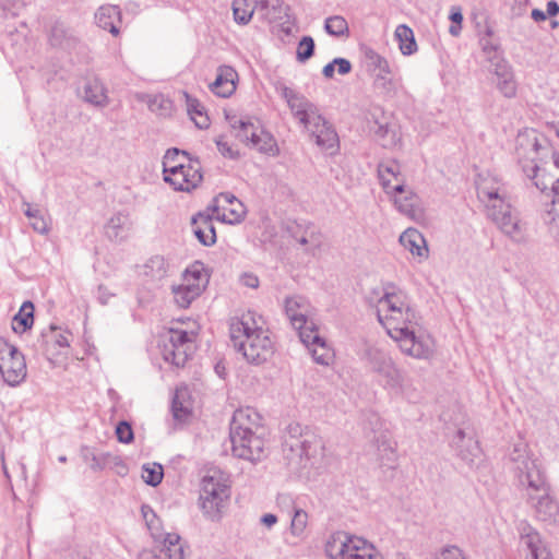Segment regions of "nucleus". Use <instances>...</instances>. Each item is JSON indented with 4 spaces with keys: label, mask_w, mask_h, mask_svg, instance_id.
<instances>
[{
    "label": "nucleus",
    "mask_w": 559,
    "mask_h": 559,
    "mask_svg": "<svg viewBox=\"0 0 559 559\" xmlns=\"http://www.w3.org/2000/svg\"><path fill=\"white\" fill-rule=\"evenodd\" d=\"M394 203L399 212L412 218L415 222H421L425 218V211L420 199L412 191L404 189L403 193H395Z\"/></svg>",
    "instance_id": "23"
},
{
    "label": "nucleus",
    "mask_w": 559,
    "mask_h": 559,
    "mask_svg": "<svg viewBox=\"0 0 559 559\" xmlns=\"http://www.w3.org/2000/svg\"><path fill=\"white\" fill-rule=\"evenodd\" d=\"M157 542L162 543L159 549L168 559H183V547L180 544V537L177 534H164Z\"/></svg>",
    "instance_id": "37"
},
{
    "label": "nucleus",
    "mask_w": 559,
    "mask_h": 559,
    "mask_svg": "<svg viewBox=\"0 0 559 559\" xmlns=\"http://www.w3.org/2000/svg\"><path fill=\"white\" fill-rule=\"evenodd\" d=\"M284 308L293 328L298 331L299 337H301V332L309 333L318 329L312 319V307L307 298L298 295L287 297Z\"/></svg>",
    "instance_id": "15"
},
{
    "label": "nucleus",
    "mask_w": 559,
    "mask_h": 559,
    "mask_svg": "<svg viewBox=\"0 0 559 559\" xmlns=\"http://www.w3.org/2000/svg\"><path fill=\"white\" fill-rule=\"evenodd\" d=\"M215 216L210 213H199L192 217V230L198 240L206 247L216 242V233L212 219Z\"/></svg>",
    "instance_id": "24"
},
{
    "label": "nucleus",
    "mask_w": 559,
    "mask_h": 559,
    "mask_svg": "<svg viewBox=\"0 0 559 559\" xmlns=\"http://www.w3.org/2000/svg\"><path fill=\"white\" fill-rule=\"evenodd\" d=\"M366 358L372 371L383 379L385 388L396 391L402 389L403 373L389 353L377 347H369L366 350Z\"/></svg>",
    "instance_id": "10"
},
{
    "label": "nucleus",
    "mask_w": 559,
    "mask_h": 559,
    "mask_svg": "<svg viewBox=\"0 0 559 559\" xmlns=\"http://www.w3.org/2000/svg\"><path fill=\"white\" fill-rule=\"evenodd\" d=\"M95 21L100 28L109 31L112 35H118L121 12L117 5H102L95 13Z\"/></svg>",
    "instance_id": "30"
},
{
    "label": "nucleus",
    "mask_w": 559,
    "mask_h": 559,
    "mask_svg": "<svg viewBox=\"0 0 559 559\" xmlns=\"http://www.w3.org/2000/svg\"><path fill=\"white\" fill-rule=\"evenodd\" d=\"M275 90L286 100L293 117L304 126L305 129H309V124L313 119H320V111L317 105L302 94L281 82L276 83Z\"/></svg>",
    "instance_id": "11"
},
{
    "label": "nucleus",
    "mask_w": 559,
    "mask_h": 559,
    "mask_svg": "<svg viewBox=\"0 0 559 559\" xmlns=\"http://www.w3.org/2000/svg\"><path fill=\"white\" fill-rule=\"evenodd\" d=\"M117 439L122 443H130L133 440V431L129 423L120 421L116 427Z\"/></svg>",
    "instance_id": "56"
},
{
    "label": "nucleus",
    "mask_w": 559,
    "mask_h": 559,
    "mask_svg": "<svg viewBox=\"0 0 559 559\" xmlns=\"http://www.w3.org/2000/svg\"><path fill=\"white\" fill-rule=\"evenodd\" d=\"M488 217L496 224L501 233L512 241L522 243L526 241L525 224L519 213L512 207L509 198L487 210Z\"/></svg>",
    "instance_id": "8"
},
{
    "label": "nucleus",
    "mask_w": 559,
    "mask_h": 559,
    "mask_svg": "<svg viewBox=\"0 0 559 559\" xmlns=\"http://www.w3.org/2000/svg\"><path fill=\"white\" fill-rule=\"evenodd\" d=\"M276 504L280 511L287 516H290L298 509L293 496L289 493H280L276 498Z\"/></svg>",
    "instance_id": "54"
},
{
    "label": "nucleus",
    "mask_w": 559,
    "mask_h": 559,
    "mask_svg": "<svg viewBox=\"0 0 559 559\" xmlns=\"http://www.w3.org/2000/svg\"><path fill=\"white\" fill-rule=\"evenodd\" d=\"M377 443H378V450L380 452H382L384 455H386L389 460H391L392 456H394L393 442L390 440V438H388L386 435H381L377 439Z\"/></svg>",
    "instance_id": "58"
},
{
    "label": "nucleus",
    "mask_w": 559,
    "mask_h": 559,
    "mask_svg": "<svg viewBox=\"0 0 559 559\" xmlns=\"http://www.w3.org/2000/svg\"><path fill=\"white\" fill-rule=\"evenodd\" d=\"M366 299L376 308L379 323L397 343L404 355L419 360H429L433 357L435 340L423 329L421 318L411 306L404 292L388 285L382 292H372Z\"/></svg>",
    "instance_id": "1"
},
{
    "label": "nucleus",
    "mask_w": 559,
    "mask_h": 559,
    "mask_svg": "<svg viewBox=\"0 0 559 559\" xmlns=\"http://www.w3.org/2000/svg\"><path fill=\"white\" fill-rule=\"evenodd\" d=\"M129 225V216L124 213L115 214L106 224V234L110 239L121 240L124 238V230Z\"/></svg>",
    "instance_id": "43"
},
{
    "label": "nucleus",
    "mask_w": 559,
    "mask_h": 559,
    "mask_svg": "<svg viewBox=\"0 0 559 559\" xmlns=\"http://www.w3.org/2000/svg\"><path fill=\"white\" fill-rule=\"evenodd\" d=\"M478 199L485 203L487 210L508 199L504 187L493 178L480 177L477 182Z\"/></svg>",
    "instance_id": "21"
},
{
    "label": "nucleus",
    "mask_w": 559,
    "mask_h": 559,
    "mask_svg": "<svg viewBox=\"0 0 559 559\" xmlns=\"http://www.w3.org/2000/svg\"><path fill=\"white\" fill-rule=\"evenodd\" d=\"M233 346L241 352L248 362L262 364L273 354L267 332L258 325L253 312L233 318L229 325Z\"/></svg>",
    "instance_id": "2"
},
{
    "label": "nucleus",
    "mask_w": 559,
    "mask_h": 559,
    "mask_svg": "<svg viewBox=\"0 0 559 559\" xmlns=\"http://www.w3.org/2000/svg\"><path fill=\"white\" fill-rule=\"evenodd\" d=\"M170 167L171 176L164 177V180L174 187L177 191L190 192L194 190L202 181L201 164L198 159L189 160L179 170Z\"/></svg>",
    "instance_id": "18"
},
{
    "label": "nucleus",
    "mask_w": 559,
    "mask_h": 559,
    "mask_svg": "<svg viewBox=\"0 0 559 559\" xmlns=\"http://www.w3.org/2000/svg\"><path fill=\"white\" fill-rule=\"evenodd\" d=\"M34 323V305L31 301H24L19 312L13 318V330L15 332H25Z\"/></svg>",
    "instance_id": "41"
},
{
    "label": "nucleus",
    "mask_w": 559,
    "mask_h": 559,
    "mask_svg": "<svg viewBox=\"0 0 559 559\" xmlns=\"http://www.w3.org/2000/svg\"><path fill=\"white\" fill-rule=\"evenodd\" d=\"M365 59L368 70L374 72V87L385 95L395 96L400 86V80L391 76L392 69L389 61L370 48L366 49Z\"/></svg>",
    "instance_id": "12"
},
{
    "label": "nucleus",
    "mask_w": 559,
    "mask_h": 559,
    "mask_svg": "<svg viewBox=\"0 0 559 559\" xmlns=\"http://www.w3.org/2000/svg\"><path fill=\"white\" fill-rule=\"evenodd\" d=\"M163 467L157 463H147L142 467V478L143 480L153 487L160 484L163 479Z\"/></svg>",
    "instance_id": "49"
},
{
    "label": "nucleus",
    "mask_w": 559,
    "mask_h": 559,
    "mask_svg": "<svg viewBox=\"0 0 559 559\" xmlns=\"http://www.w3.org/2000/svg\"><path fill=\"white\" fill-rule=\"evenodd\" d=\"M207 278L202 270L193 266L187 270L182 284L173 287L174 300L180 308H188L204 290Z\"/></svg>",
    "instance_id": "14"
},
{
    "label": "nucleus",
    "mask_w": 559,
    "mask_h": 559,
    "mask_svg": "<svg viewBox=\"0 0 559 559\" xmlns=\"http://www.w3.org/2000/svg\"><path fill=\"white\" fill-rule=\"evenodd\" d=\"M515 153L523 173L530 179H537L543 174H547L539 164L547 165L548 158L559 171V154L552 150L546 139L539 138L533 129L518 134Z\"/></svg>",
    "instance_id": "3"
},
{
    "label": "nucleus",
    "mask_w": 559,
    "mask_h": 559,
    "mask_svg": "<svg viewBox=\"0 0 559 559\" xmlns=\"http://www.w3.org/2000/svg\"><path fill=\"white\" fill-rule=\"evenodd\" d=\"M525 544L531 551L532 559H552L549 549L542 540L537 532H530L524 537Z\"/></svg>",
    "instance_id": "42"
},
{
    "label": "nucleus",
    "mask_w": 559,
    "mask_h": 559,
    "mask_svg": "<svg viewBox=\"0 0 559 559\" xmlns=\"http://www.w3.org/2000/svg\"><path fill=\"white\" fill-rule=\"evenodd\" d=\"M188 344H194L192 335L189 334L187 331L182 330H170L169 331V338L168 344H165V346L174 347V346H183Z\"/></svg>",
    "instance_id": "52"
},
{
    "label": "nucleus",
    "mask_w": 559,
    "mask_h": 559,
    "mask_svg": "<svg viewBox=\"0 0 559 559\" xmlns=\"http://www.w3.org/2000/svg\"><path fill=\"white\" fill-rule=\"evenodd\" d=\"M141 513L143 515V519L145 521V524H146L148 531L151 532L152 537L155 540H158L159 538H162L163 532H162L160 520L157 518L154 510L150 506L144 504L141 508Z\"/></svg>",
    "instance_id": "47"
},
{
    "label": "nucleus",
    "mask_w": 559,
    "mask_h": 559,
    "mask_svg": "<svg viewBox=\"0 0 559 559\" xmlns=\"http://www.w3.org/2000/svg\"><path fill=\"white\" fill-rule=\"evenodd\" d=\"M314 40L310 36H305L298 44L297 59L305 62L313 56Z\"/></svg>",
    "instance_id": "53"
},
{
    "label": "nucleus",
    "mask_w": 559,
    "mask_h": 559,
    "mask_svg": "<svg viewBox=\"0 0 559 559\" xmlns=\"http://www.w3.org/2000/svg\"><path fill=\"white\" fill-rule=\"evenodd\" d=\"M300 341L308 347L313 359L321 365H328L330 359V350L326 346L324 338L318 332V329L307 332H301Z\"/></svg>",
    "instance_id": "26"
},
{
    "label": "nucleus",
    "mask_w": 559,
    "mask_h": 559,
    "mask_svg": "<svg viewBox=\"0 0 559 559\" xmlns=\"http://www.w3.org/2000/svg\"><path fill=\"white\" fill-rule=\"evenodd\" d=\"M314 138L319 147L333 153L338 147V136L332 126L320 114V119H313L307 129Z\"/></svg>",
    "instance_id": "19"
},
{
    "label": "nucleus",
    "mask_w": 559,
    "mask_h": 559,
    "mask_svg": "<svg viewBox=\"0 0 559 559\" xmlns=\"http://www.w3.org/2000/svg\"><path fill=\"white\" fill-rule=\"evenodd\" d=\"M169 265L164 257L154 255L144 265V274L153 281H159L167 276Z\"/></svg>",
    "instance_id": "44"
},
{
    "label": "nucleus",
    "mask_w": 559,
    "mask_h": 559,
    "mask_svg": "<svg viewBox=\"0 0 559 559\" xmlns=\"http://www.w3.org/2000/svg\"><path fill=\"white\" fill-rule=\"evenodd\" d=\"M24 213L29 218L31 225L35 231L39 234L48 233V224L38 209H34L27 204V209Z\"/></svg>",
    "instance_id": "51"
},
{
    "label": "nucleus",
    "mask_w": 559,
    "mask_h": 559,
    "mask_svg": "<svg viewBox=\"0 0 559 559\" xmlns=\"http://www.w3.org/2000/svg\"><path fill=\"white\" fill-rule=\"evenodd\" d=\"M465 435L463 430H459L456 432V436L453 440V443L459 449L461 457L466 461L467 463H473L474 459L478 456L479 454V448L476 441H474L472 438H468L467 440V448L466 450L462 449L461 443L464 441Z\"/></svg>",
    "instance_id": "46"
},
{
    "label": "nucleus",
    "mask_w": 559,
    "mask_h": 559,
    "mask_svg": "<svg viewBox=\"0 0 559 559\" xmlns=\"http://www.w3.org/2000/svg\"><path fill=\"white\" fill-rule=\"evenodd\" d=\"M378 176L388 194L404 192V179L401 174V167L396 162L381 163L378 166Z\"/></svg>",
    "instance_id": "20"
},
{
    "label": "nucleus",
    "mask_w": 559,
    "mask_h": 559,
    "mask_svg": "<svg viewBox=\"0 0 559 559\" xmlns=\"http://www.w3.org/2000/svg\"><path fill=\"white\" fill-rule=\"evenodd\" d=\"M334 64L337 66V72L342 75L349 73L352 70L350 62L345 58H335Z\"/></svg>",
    "instance_id": "63"
},
{
    "label": "nucleus",
    "mask_w": 559,
    "mask_h": 559,
    "mask_svg": "<svg viewBox=\"0 0 559 559\" xmlns=\"http://www.w3.org/2000/svg\"><path fill=\"white\" fill-rule=\"evenodd\" d=\"M261 429V417L257 411L250 407L239 408L234 413L230 421V432L257 431Z\"/></svg>",
    "instance_id": "22"
},
{
    "label": "nucleus",
    "mask_w": 559,
    "mask_h": 559,
    "mask_svg": "<svg viewBox=\"0 0 559 559\" xmlns=\"http://www.w3.org/2000/svg\"><path fill=\"white\" fill-rule=\"evenodd\" d=\"M521 481L527 484V498L536 516L544 522H556L559 519V506L549 496V488L539 471L527 472Z\"/></svg>",
    "instance_id": "7"
},
{
    "label": "nucleus",
    "mask_w": 559,
    "mask_h": 559,
    "mask_svg": "<svg viewBox=\"0 0 559 559\" xmlns=\"http://www.w3.org/2000/svg\"><path fill=\"white\" fill-rule=\"evenodd\" d=\"M400 243L412 254L425 258L428 255V248L424 236L415 228H407L400 236Z\"/></svg>",
    "instance_id": "32"
},
{
    "label": "nucleus",
    "mask_w": 559,
    "mask_h": 559,
    "mask_svg": "<svg viewBox=\"0 0 559 559\" xmlns=\"http://www.w3.org/2000/svg\"><path fill=\"white\" fill-rule=\"evenodd\" d=\"M330 559H383L381 552L366 539L346 532H335L326 540Z\"/></svg>",
    "instance_id": "4"
},
{
    "label": "nucleus",
    "mask_w": 559,
    "mask_h": 559,
    "mask_svg": "<svg viewBox=\"0 0 559 559\" xmlns=\"http://www.w3.org/2000/svg\"><path fill=\"white\" fill-rule=\"evenodd\" d=\"M171 412L174 418L178 421H185L189 418L192 413V402L188 388L182 386L176 390L171 403Z\"/></svg>",
    "instance_id": "33"
},
{
    "label": "nucleus",
    "mask_w": 559,
    "mask_h": 559,
    "mask_svg": "<svg viewBox=\"0 0 559 559\" xmlns=\"http://www.w3.org/2000/svg\"><path fill=\"white\" fill-rule=\"evenodd\" d=\"M0 373L10 386L19 385L27 374L24 355L2 337H0Z\"/></svg>",
    "instance_id": "9"
},
{
    "label": "nucleus",
    "mask_w": 559,
    "mask_h": 559,
    "mask_svg": "<svg viewBox=\"0 0 559 559\" xmlns=\"http://www.w3.org/2000/svg\"><path fill=\"white\" fill-rule=\"evenodd\" d=\"M227 136L225 134H222V135H218L216 139H215V143L217 145V148L218 151L224 155V156H227L229 158H236L238 153L237 151L233 147V145H230L228 142H227Z\"/></svg>",
    "instance_id": "57"
},
{
    "label": "nucleus",
    "mask_w": 559,
    "mask_h": 559,
    "mask_svg": "<svg viewBox=\"0 0 559 559\" xmlns=\"http://www.w3.org/2000/svg\"><path fill=\"white\" fill-rule=\"evenodd\" d=\"M229 498V486L225 476L215 471L213 474L205 475L201 483L200 506L204 515L217 521L226 507Z\"/></svg>",
    "instance_id": "6"
},
{
    "label": "nucleus",
    "mask_w": 559,
    "mask_h": 559,
    "mask_svg": "<svg viewBox=\"0 0 559 559\" xmlns=\"http://www.w3.org/2000/svg\"><path fill=\"white\" fill-rule=\"evenodd\" d=\"M84 99L95 106H106L108 97L106 88L98 79H91L84 85Z\"/></svg>",
    "instance_id": "34"
},
{
    "label": "nucleus",
    "mask_w": 559,
    "mask_h": 559,
    "mask_svg": "<svg viewBox=\"0 0 559 559\" xmlns=\"http://www.w3.org/2000/svg\"><path fill=\"white\" fill-rule=\"evenodd\" d=\"M535 187L545 194L546 206L548 207V199H550V206L554 212L559 216V175L543 174L542 177L533 179Z\"/></svg>",
    "instance_id": "27"
},
{
    "label": "nucleus",
    "mask_w": 559,
    "mask_h": 559,
    "mask_svg": "<svg viewBox=\"0 0 559 559\" xmlns=\"http://www.w3.org/2000/svg\"><path fill=\"white\" fill-rule=\"evenodd\" d=\"M489 72L493 75L492 83L506 98H514L518 93V83L512 67L501 57L491 59Z\"/></svg>",
    "instance_id": "17"
},
{
    "label": "nucleus",
    "mask_w": 559,
    "mask_h": 559,
    "mask_svg": "<svg viewBox=\"0 0 559 559\" xmlns=\"http://www.w3.org/2000/svg\"><path fill=\"white\" fill-rule=\"evenodd\" d=\"M226 119L230 128V134L240 142L250 145L252 133H255L260 126L254 124L249 119L236 115L226 114Z\"/></svg>",
    "instance_id": "28"
},
{
    "label": "nucleus",
    "mask_w": 559,
    "mask_h": 559,
    "mask_svg": "<svg viewBox=\"0 0 559 559\" xmlns=\"http://www.w3.org/2000/svg\"><path fill=\"white\" fill-rule=\"evenodd\" d=\"M289 518L292 534L295 536H301L308 524V513L301 508H298Z\"/></svg>",
    "instance_id": "50"
},
{
    "label": "nucleus",
    "mask_w": 559,
    "mask_h": 559,
    "mask_svg": "<svg viewBox=\"0 0 559 559\" xmlns=\"http://www.w3.org/2000/svg\"><path fill=\"white\" fill-rule=\"evenodd\" d=\"M231 451L236 457L252 463L265 456V440L257 431L229 433Z\"/></svg>",
    "instance_id": "13"
},
{
    "label": "nucleus",
    "mask_w": 559,
    "mask_h": 559,
    "mask_svg": "<svg viewBox=\"0 0 559 559\" xmlns=\"http://www.w3.org/2000/svg\"><path fill=\"white\" fill-rule=\"evenodd\" d=\"M242 285L250 287V288H257L259 286V278L254 274L246 273L240 278Z\"/></svg>",
    "instance_id": "64"
},
{
    "label": "nucleus",
    "mask_w": 559,
    "mask_h": 559,
    "mask_svg": "<svg viewBox=\"0 0 559 559\" xmlns=\"http://www.w3.org/2000/svg\"><path fill=\"white\" fill-rule=\"evenodd\" d=\"M440 559H466L461 549L455 546H449L442 549Z\"/></svg>",
    "instance_id": "61"
},
{
    "label": "nucleus",
    "mask_w": 559,
    "mask_h": 559,
    "mask_svg": "<svg viewBox=\"0 0 559 559\" xmlns=\"http://www.w3.org/2000/svg\"><path fill=\"white\" fill-rule=\"evenodd\" d=\"M378 141L381 143L383 147H392L397 143V134L392 126L388 122H379L374 121L373 127L371 128Z\"/></svg>",
    "instance_id": "45"
},
{
    "label": "nucleus",
    "mask_w": 559,
    "mask_h": 559,
    "mask_svg": "<svg viewBox=\"0 0 559 559\" xmlns=\"http://www.w3.org/2000/svg\"><path fill=\"white\" fill-rule=\"evenodd\" d=\"M394 37L399 43L402 55L411 56L418 49L413 29L406 24H401L395 28Z\"/></svg>",
    "instance_id": "36"
},
{
    "label": "nucleus",
    "mask_w": 559,
    "mask_h": 559,
    "mask_svg": "<svg viewBox=\"0 0 559 559\" xmlns=\"http://www.w3.org/2000/svg\"><path fill=\"white\" fill-rule=\"evenodd\" d=\"M116 296V293L111 292L107 286L99 285L97 288V299L98 301L106 306L109 304L110 299Z\"/></svg>",
    "instance_id": "60"
},
{
    "label": "nucleus",
    "mask_w": 559,
    "mask_h": 559,
    "mask_svg": "<svg viewBox=\"0 0 559 559\" xmlns=\"http://www.w3.org/2000/svg\"><path fill=\"white\" fill-rule=\"evenodd\" d=\"M234 19L239 24L250 22L254 12L258 13L257 0H234L233 1Z\"/></svg>",
    "instance_id": "40"
},
{
    "label": "nucleus",
    "mask_w": 559,
    "mask_h": 559,
    "mask_svg": "<svg viewBox=\"0 0 559 559\" xmlns=\"http://www.w3.org/2000/svg\"><path fill=\"white\" fill-rule=\"evenodd\" d=\"M189 160L192 159L185 151H179L178 148L168 150L163 158L164 177L171 176L170 167L175 166L174 170H179L183 165L188 164Z\"/></svg>",
    "instance_id": "39"
},
{
    "label": "nucleus",
    "mask_w": 559,
    "mask_h": 559,
    "mask_svg": "<svg viewBox=\"0 0 559 559\" xmlns=\"http://www.w3.org/2000/svg\"><path fill=\"white\" fill-rule=\"evenodd\" d=\"M289 7L283 0H259L258 14L269 22L288 20Z\"/></svg>",
    "instance_id": "31"
},
{
    "label": "nucleus",
    "mask_w": 559,
    "mask_h": 559,
    "mask_svg": "<svg viewBox=\"0 0 559 559\" xmlns=\"http://www.w3.org/2000/svg\"><path fill=\"white\" fill-rule=\"evenodd\" d=\"M185 96L187 99L188 112L190 115L195 114L202 119V121H195V124L200 128L207 126V118L203 116L202 106L200 103L195 98L190 97L187 93Z\"/></svg>",
    "instance_id": "55"
},
{
    "label": "nucleus",
    "mask_w": 559,
    "mask_h": 559,
    "mask_svg": "<svg viewBox=\"0 0 559 559\" xmlns=\"http://www.w3.org/2000/svg\"><path fill=\"white\" fill-rule=\"evenodd\" d=\"M237 78L238 74L231 67L221 66L216 79L210 84V90L219 97H229L236 90Z\"/></svg>",
    "instance_id": "25"
},
{
    "label": "nucleus",
    "mask_w": 559,
    "mask_h": 559,
    "mask_svg": "<svg viewBox=\"0 0 559 559\" xmlns=\"http://www.w3.org/2000/svg\"><path fill=\"white\" fill-rule=\"evenodd\" d=\"M480 43L483 46V51L486 55V59L489 62V66H491V59H493L496 56H500L498 47L497 45L492 44L488 38H483Z\"/></svg>",
    "instance_id": "59"
},
{
    "label": "nucleus",
    "mask_w": 559,
    "mask_h": 559,
    "mask_svg": "<svg viewBox=\"0 0 559 559\" xmlns=\"http://www.w3.org/2000/svg\"><path fill=\"white\" fill-rule=\"evenodd\" d=\"M250 146L270 156H275L278 153L275 139L261 127L255 133H252Z\"/></svg>",
    "instance_id": "35"
},
{
    "label": "nucleus",
    "mask_w": 559,
    "mask_h": 559,
    "mask_svg": "<svg viewBox=\"0 0 559 559\" xmlns=\"http://www.w3.org/2000/svg\"><path fill=\"white\" fill-rule=\"evenodd\" d=\"M50 337L55 340L56 344L59 346V347H68L69 346V340H68V336L58 331V329H56L55 326H50Z\"/></svg>",
    "instance_id": "62"
},
{
    "label": "nucleus",
    "mask_w": 559,
    "mask_h": 559,
    "mask_svg": "<svg viewBox=\"0 0 559 559\" xmlns=\"http://www.w3.org/2000/svg\"><path fill=\"white\" fill-rule=\"evenodd\" d=\"M324 29L335 37L348 36L349 27L347 21L341 15H333L325 20Z\"/></svg>",
    "instance_id": "48"
},
{
    "label": "nucleus",
    "mask_w": 559,
    "mask_h": 559,
    "mask_svg": "<svg viewBox=\"0 0 559 559\" xmlns=\"http://www.w3.org/2000/svg\"><path fill=\"white\" fill-rule=\"evenodd\" d=\"M207 212H212L217 221L228 224H237L245 216L243 204L229 192L215 197Z\"/></svg>",
    "instance_id": "16"
},
{
    "label": "nucleus",
    "mask_w": 559,
    "mask_h": 559,
    "mask_svg": "<svg viewBox=\"0 0 559 559\" xmlns=\"http://www.w3.org/2000/svg\"><path fill=\"white\" fill-rule=\"evenodd\" d=\"M49 43L53 47L70 50L75 47L78 37L71 27L62 22H57L51 27Z\"/></svg>",
    "instance_id": "29"
},
{
    "label": "nucleus",
    "mask_w": 559,
    "mask_h": 559,
    "mask_svg": "<svg viewBox=\"0 0 559 559\" xmlns=\"http://www.w3.org/2000/svg\"><path fill=\"white\" fill-rule=\"evenodd\" d=\"M194 352V344L182 346L164 347L163 356L166 361L171 362L176 367H183L187 360Z\"/></svg>",
    "instance_id": "38"
},
{
    "label": "nucleus",
    "mask_w": 559,
    "mask_h": 559,
    "mask_svg": "<svg viewBox=\"0 0 559 559\" xmlns=\"http://www.w3.org/2000/svg\"><path fill=\"white\" fill-rule=\"evenodd\" d=\"M283 451L289 461L301 463L305 460L316 459L323 454V441L320 437L308 429H304L300 424L292 423L287 426Z\"/></svg>",
    "instance_id": "5"
}]
</instances>
